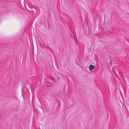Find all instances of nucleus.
Listing matches in <instances>:
<instances>
[{
  "mask_svg": "<svg viewBox=\"0 0 129 129\" xmlns=\"http://www.w3.org/2000/svg\"><path fill=\"white\" fill-rule=\"evenodd\" d=\"M94 67V66L92 65H90L89 66V69L90 71H91L92 70V69H93Z\"/></svg>",
  "mask_w": 129,
  "mask_h": 129,
  "instance_id": "nucleus-1",
  "label": "nucleus"
}]
</instances>
